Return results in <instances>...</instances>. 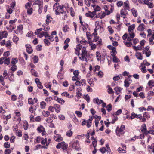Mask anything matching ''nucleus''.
<instances>
[{"mask_svg": "<svg viewBox=\"0 0 154 154\" xmlns=\"http://www.w3.org/2000/svg\"><path fill=\"white\" fill-rule=\"evenodd\" d=\"M113 57V61L114 63H116L119 62H120V60L116 56H114Z\"/></svg>", "mask_w": 154, "mask_h": 154, "instance_id": "obj_39", "label": "nucleus"}, {"mask_svg": "<svg viewBox=\"0 0 154 154\" xmlns=\"http://www.w3.org/2000/svg\"><path fill=\"white\" fill-rule=\"evenodd\" d=\"M82 48V45L79 44H78L76 47V48L75 49V53L77 54H79V51Z\"/></svg>", "mask_w": 154, "mask_h": 154, "instance_id": "obj_15", "label": "nucleus"}, {"mask_svg": "<svg viewBox=\"0 0 154 154\" xmlns=\"http://www.w3.org/2000/svg\"><path fill=\"white\" fill-rule=\"evenodd\" d=\"M46 103L44 101H42L40 103V108L42 109H45L46 107Z\"/></svg>", "mask_w": 154, "mask_h": 154, "instance_id": "obj_32", "label": "nucleus"}, {"mask_svg": "<svg viewBox=\"0 0 154 154\" xmlns=\"http://www.w3.org/2000/svg\"><path fill=\"white\" fill-rule=\"evenodd\" d=\"M69 144L71 146L75 149V150L79 151L80 150L81 148L79 146V144L78 141L76 140L75 142H71Z\"/></svg>", "mask_w": 154, "mask_h": 154, "instance_id": "obj_3", "label": "nucleus"}, {"mask_svg": "<svg viewBox=\"0 0 154 154\" xmlns=\"http://www.w3.org/2000/svg\"><path fill=\"white\" fill-rule=\"evenodd\" d=\"M133 48L134 50L137 51V50H141L142 49V47L140 45H138L137 47L133 46Z\"/></svg>", "mask_w": 154, "mask_h": 154, "instance_id": "obj_25", "label": "nucleus"}, {"mask_svg": "<svg viewBox=\"0 0 154 154\" xmlns=\"http://www.w3.org/2000/svg\"><path fill=\"white\" fill-rule=\"evenodd\" d=\"M132 80L131 79H126L124 81V86L126 87H129L130 84L132 82Z\"/></svg>", "mask_w": 154, "mask_h": 154, "instance_id": "obj_11", "label": "nucleus"}, {"mask_svg": "<svg viewBox=\"0 0 154 154\" xmlns=\"http://www.w3.org/2000/svg\"><path fill=\"white\" fill-rule=\"evenodd\" d=\"M113 115V118L112 119V121L111 122V123L114 124L116 121H117L118 119V118L117 116H115L114 115Z\"/></svg>", "mask_w": 154, "mask_h": 154, "instance_id": "obj_59", "label": "nucleus"}, {"mask_svg": "<svg viewBox=\"0 0 154 154\" xmlns=\"http://www.w3.org/2000/svg\"><path fill=\"white\" fill-rule=\"evenodd\" d=\"M132 13L134 17H137V12L136 10L134 8H133L131 10Z\"/></svg>", "mask_w": 154, "mask_h": 154, "instance_id": "obj_27", "label": "nucleus"}, {"mask_svg": "<svg viewBox=\"0 0 154 154\" xmlns=\"http://www.w3.org/2000/svg\"><path fill=\"white\" fill-rule=\"evenodd\" d=\"M36 109V108L35 106L32 105L29 109V111L31 113H33Z\"/></svg>", "mask_w": 154, "mask_h": 154, "instance_id": "obj_23", "label": "nucleus"}, {"mask_svg": "<svg viewBox=\"0 0 154 154\" xmlns=\"http://www.w3.org/2000/svg\"><path fill=\"white\" fill-rule=\"evenodd\" d=\"M111 53L112 56H114L116 55L117 52L116 51V48L113 50H112V51L111 52Z\"/></svg>", "mask_w": 154, "mask_h": 154, "instance_id": "obj_52", "label": "nucleus"}, {"mask_svg": "<svg viewBox=\"0 0 154 154\" xmlns=\"http://www.w3.org/2000/svg\"><path fill=\"white\" fill-rule=\"evenodd\" d=\"M117 6L118 7H119L123 5V3L122 1H119L116 4Z\"/></svg>", "mask_w": 154, "mask_h": 154, "instance_id": "obj_58", "label": "nucleus"}, {"mask_svg": "<svg viewBox=\"0 0 154 154\" xmlns=\"http://www.w3.org/2000/svg\"><path fill=\"white\" fill-rule=\"evenodd\" d=\"M91 0H85V2L86 5L88 6H90Z\"/></svg>", "mask_w": 154, "mask_h": 154, "instance_id": "obj_55", "label": "nucleus"}, {"mask_svg": "<svg viewBox=\"0 0 154 154\" xmlns=\"http://www.w3.org/2000/svg\"><path fill=\"white\" fill-rule=\"evenodd\" d=\"M100 23L99 21H97L95 23V26H96V28L94 29V32L93 33V34L94 35H97V31L100 29V32H103V27L100 25Z\"/></svg>", "mask_w": 154, "mask_h": 154, "instance_id": "obj_2", "label": "nucleus"}, {"mask_svg": "<svg viewBox=\"0 0 154 154\" xmlns=\"http://www.w3.org/2000/svg\"><path fill=\"white\" fill-rule=\"evenodd\" d=\"M42 139H43V137L40 136L37 137L35 140L34 142L35 143H39L41 142Z\"/></svg>", "mask_w": 154, "mask_h": 154, "instance_id": "obj_24", "label": "nucleus"}, {"mask_svg": "<svg viewBox=\"0 0 154 154\" xmlns=\"http://www.w3.org/2000/svg\"><path fill=\"white\" fill-rule=\"evenodd\" d=\"M23 28V26L22 25H19V26H18L17 27V30L14 31V32L16 34H18L19 33H21L22 32Z\"/></svg>", "mask_w": 154, "mask_h": 154, "instance_id": "obj_10", "label": "nucleus"}, {"mask_svg": "<svg viewBox=\"0 0 154 154\" xmlns=\"http://www.w3.org/2000/svg\"><path fill=\"white\" fill-rule=\"evenodd\" d=\"M118 151L119 153H126V151L125 150H124V149H122L120 147H119L118 148Z\"/></svg>", "mask_w": 154, "mask_h": 154, "instance_id": "obj_45", "label": "nucleus"}, {"mask_svg": "<svg viewBox=\"0 0 154 154\" xmlns=\"http://www.w3.org/2000/svg\"><path fill=\"white\" fill-rule=\"evenodd\" d=\"M72 132L70 130H69L67 131L66 135L68 137H70L72 135Z\"/></svg>", "mask_w": 154, "mask_h": 154, "instance_id": "obj_48", "label": "nucleus"}, {"mask_svg": "<svg viewBox=\"0 0 154 154\" xmlns=\"http://www.w3.org/2000/svg\"><path fill=\"white\" fill-rule=\"evenodd\" d=\"M85 15L86 17L90 18H93L94 17L91 14V12L90 11H89L88 13H86Z\"/></svg>", "mask_w": 154, "mask_h": 154, "instance_id": "obj_51", "label": "nucleus"}, {"mask_svg": "<svg viewBox=\"0 0 154 154\" xmlns=\"http://www.w3.org/2000/svg\"><path fill=\"white\" fill-rule=\"evenodd\" d=\"M44 42L45 43V45H46L48 46L50 44V43L49 41L48 40L46 39H45L44 40Z\"/></svg>", "mask_w": 154, "mask_h": 154, "instance_id": "obj_64", "label": "nucleus"}, {"mask_svg": "<svg viewBox=\"0 0 154 154\" xmlns=\"http://www.w3.org/2000/svg\"><path fill=\"white\" fill-rule=\"evenodd\" d=\"M27 13L28 15H31L32 13V8L27 9Z\"/></svg>", "mask_w": 154, "mask_h": 154, "instance_id": "obj_56", "label": "nucleus"}, {"mask_svg": "<svg viewBox=\"0 0 154 154\" xmlns=\"http://www.w3.org/2000/svg\"><path fill=\"white\" fill-rule=\"evenodd\" d=\"M112 106L111 104H109L106 106L107 110L108 112L110 111L112 108Z\"/></svg>", "mask_w": 154, "mask_h": 154, "instance_id": "obj_63", "label": "nucleus"}, {"mask_svg": "<svg viewBox=\"0 0 154 154\" xmlns=\"http://www.w3.org/2000/svg\"><path fill=\"white\" fill-rule=\"evenodd\" d=\"M62 96L66 97L69 98H73L74 96L73 95H70L67 92H64L61 94Z\"/></svg>", "mask_w": 154, "mask_h": 154, "instance_id": "obj_13", "label": "nucleus"}, {"mask_svg": "<svg viewBox=\"0 0 154 154\" xmlns=\"http://www.w3.org/2000/svg\"><path fill=\"white\" fill-rule=\"evenodd\" d=\"M148 85L150 87V88H151L152 87L154 86V81L153 80H150L148 82Z\"/></svg>", "mask_w": 154, "mask_h": 154, "instance_id": "obj_31", "label": "nucleus"}, {"mask_svg": "<svg viewBox=\"0 0 154 154\" xmlns=\"http://www.w3.org/2000/svg\"><path fill=\"white\" fill-rule=\"evenodd\" d=\"M65 8L63 5H58V7L56 9H55L56 14V15H59L60 14H62L65 12L64 11L63 9Z\"/></svg>", "mask_w": 154, "mask_h": 154, "instance_id": "obj_4", "label": "nucleus"}, {"mask_svg": "<svg viewBox=\"0 0 154 154\" xmlns=\"http://www.w3.org/2000/svg\"><path fill=\"white\" fill-rule=\"evenodd\" d=\"M143 53L145 54L147 57H149L151 54V52L150 51L143 52Z\"/></svg>", "mask_w": 154, "mask_h": 154, "instance_id": "obj_36", "label": "nucleus"}, {"mask_svg": "<svg viewBox=\"0 0 154 154\" xmlns=\"http://www.w3.org/2000/svg\"><path fill=\"white\" fill-rule=\"evenodd\" d=\"M88 82L91 86L92 87L94 86V83H93V82L92 81V79L91 78L88 79Z\"/></svg>", "mask_w": 154, "mask_h": 154, "instance_id": "obj_50", "label": "nucleus"}, {"mask_svg": "<svg viewBox=\"0 0 154 154\" xmlns=\"http://www.w3.org/2000/svg\"><path fill=\"white\" fill-rule=\"evenodd\" d=\"M136 58L140 60H142L143 59V56L142 54L139 52H136Z\"/></svg>", "mask_w": 154, "mask_h": 154, "instance_id": "obj_20", "label": "nucleus"}, {"mask_svg": "<svg viewBox=\"0 0 154 154\" xmlns=\"http://www.w3.org/2000/svg\"><path fill=\"white\" fill-rule=\"evenodd\" d=\"M146 127L145 124H143L141 126L140 130L143 134H144L146 131Z\"/></svg>", "mask_w": 154, "mask_h": 154, "instance_id": "obj_17", "label": "nucleus"}, {"mask_svg": "<svg viewBox=\"0 0 154 154\" xmlns=\"http://www.w3.org/2000/svg\"><path fill=\"white\" fill-rule=\"evenodd\" d=\"M43 2L41 0H36L34 2V5H38L39 6L42 5Z\"/></svg>", "mask_w": 154, "mask_h": 154, "instance_id": "obj_26", "label": "nucleus"}, {"mask_svg": "<svg viewBox=\"0 0 154 154\" xmlns=\"http://www.w3.org/2000/svg\"><path fill=\"white\" fill-rule=\"evenodd\" d=\"M11 41L9 40L6 42L5 46L7 47H10L11 46Z\"/></svg>", "mask_w": 154, "mask_h": 154, "instance_id": "obj_47", "label": "nucleus"}, {"mask_svg": "<svg viewBox=\"0 0 154 154\" xmlns=\"http://www.w3.org/2000/svg\"><path fill=\"white\" fill-rule=\"evenodd\" d=\"M31 71L32 75L35 77L38 76V74L37 72L35 70L32 69Z\"/></svg>", "mask_w": 154, "mask_h": 154, "instance_id": "obj_49", "label": "nucleus"}, {"mask_svg": "<svg viewBox=\"0 0 154 154\" xmlns=\"http://www.w3.org/2000/svg\"><path fill=\"white\" fill-rule=\"evenodd\" d=\"M82 54H77L80 59L82 61L85 62L87 61V58L89 55L88 53L86 50V48L85 47H83L82 49Z\"/></svg>", "mask_w": 154, "mask_h": 154, "instance_id": "obj_1", "label": "nucleus"}, {"mask_svg": "<svg viewBox=\"0 0 154 154\" xmlns=\"http://www.w3.org/2000/svg\"><path fill=\"white\" fill-rule=\"evenodd\" d=\"M75 113L76 114L77 116L79 117H80L82 116V113L80 111H76L75 112Z\"/></svg>", "mask_w": 154, "mask_h": 154, "instance_id": "obj_54", "label": "nucleus"}, {"mask_svg": "<svg viewBox=\"0 0 154 154\" xmlns=\"http://www.w3.org/2000/svg\"><path fill=\"white\" fill-rule=\"evenodd\" d=\"M16 135L19 137H21L22 135V133L20 130H16Z\"/></svg>", "mask_w": 154, "mask_h": 154, "instance_id": "obj_46", "label": "nucleus"}, {"mask_svg": "<svg viewBox=\"0 0 154 154\" xmlns=\"http://www.w3.org/2000/svg\"><path fill=\"white\" fill-rule=\"evenodd\" d=\"M26 47V51L29 54H31L33 51L31 45L29 44H27L25 45Z\"/></svg>", "mask_w": 154, "mask_h": 154, "instance_id": "obj_9", "label": "nucleus"}, {"mask_svg": "<svg viewBox=\"0 0 154 154\" xmlns=\"http://www.w3.org/2000/svg\"><path fill=\"white\" fill-rule=\"evenodd\" d=\"M23 125L24 129L25 130H27L28 127V124L26 121H25L23 122Z\"/></svg>", "mask_w": 154, "mask_h": 154, "instance_id": "obj_43", "label": "nucleus"}, {"mask_svg": "<svg viewBox=\"0 0 154 154\" xmlns=\"http://www.w3.org/2000/svg\"><path fill=\"white\" fill-rule=\"evenodd\" d=\"M47 139L46 138H43V139L41 140V143L42 145V148H47V146H48L49 143H47Z\"/></svg>", "mask_w": 154, "mask_h": 154, "instance_id": "obj_7", "label": "nucleus"}, {"mask_svg": "<svg viewBox=\"0 0 154 154\" xmlns=\"http://www.w3.org/2000/svg\"><path fill=\"white\" fill-rule=\"evenodd\" d=\"M46 122L49 123H51L53 122V120L51 117H48L46 119Z\"/></svg>", "mask_w": 154, "mask_h": 154, "instance_id": "obj_60", "label": "nucleus"}, {"mask_svg": "<svg viewBox=\"0 0 154 154\" xmlns=\"http://www.w3.org/2000/svg\"><path fill=\"white\" fill-rule=\"evenodd\" d=\"M4 64L7 65H8L10 63V59L9 58H7L4 60Z\"/></svg>", "mask_w": 154, "mask_h": 154, "instance_id": "obj_41", "label": "nucleus"}, {"mask_svg": "<svg viewBox=\"0 0 154 154\" xmlns=\"http://www.w3.org/2000/svg\"><path fill=\"white\" fill-rule=\"evenodd\" d=\"M58 118L60 120H63L65 119L64 116L62 114H60L59 115Z\"/></svg>", "mask_w": 154, "mask_h": 154, "instance_id": "obj_61", "label": "nucleus"}, {"mask_svg": "<svg viewBox=\"0 0 154 154\" xmlns=\"http://www.w3.org/2000/svg\"><path fill=\"white\" fill-rule=\"evenodd\" d=\"M46 23L48 25L49 23L52 21V18L49 15H47L46 17Z\"/></svg>", "mask_w": 154, "mask_h": 154, "instance_id": "obj_21", "label": "nucleus"}, {"mask_svg": "<svg viewBox=\"0 0 154 154\" xmlns=\"http://www.w3.org/2000/svg\"><path fill=\"white\" fill-rule=\"evenodd\" d=\"M129 3L128 1H126L124 3V9L130 11Z\"/></svg>", "mask_w": 154, "mask_h": 154, "instance_id": "obj_14", "label": "nucleus"}, {"mask_svg": "<svg viewBox=\"0 0 154 154\" xmlns=\"http://www.w3.org/2000/svg\"><path fill=\"white\" fill-rule=\"evenodd\" d=\"M38 58L37 56H34L33 58V63H37L38 61Z\"/></svg>", "mask_w": 154, "mask_h": 154, "instance_id": "obj_37", "label": "nucleus"}, {"mask_svg": "<svg viewBox=\"0 0 154 154\" xmlns=\"http://www.w3.org/2000/svg\"><path fill=\"white\" fill-rule=\"evenodd\" d=\"M37 130L39 133H42V135H45V128L43 126H40L38 127L37 129Z\"/></svg>", "mask_w": 154, "mask_h": 154, "instance_id": "obj_12", "label": "nucleus"}, {"mask_svg": "<svg viewBox=\"0 0 154 154\" xmlns=\"http://www.w3.org/2000/svg\"><path fill=\"white\" fill-rule=\"evenodd\" d=\"M120 14L121 17L125 18V16L128 15V11L126 10V9H122L120 11Z\"/></svg>", "mask_w": 154, "mask_h": 154, "instance_id": "obj_8", "label": "nucleus"}, {"mask_svg": "<svg viewBox=\"0 0 154 154\" xmlns=\"http://www.w3.org/2000/svg\"><path fill=\"white\" fill-rule=\"evenodd\" d=\"M57 149L61 148L63 150H66L68 147L67 144L65 143L64 141L60 143L56 146Z\"/></svg>", "mask_w": 154, "mask_h": 154, "instance_id": "obj_5", "label": "nucleus"}, {"mask_svg": "<svg viewBox=\"0 0 154 154\" xmlns=\"http://www.w3.org/2000/svg\"><path fill=\"white\" fill-rule=\"evenodd\" d=\"M70 10H71V12H70V14L71 15L72 17H74L75 16V12L73 8L72 7H70Z\"/></svg>", "mask_w": 154, "mask_h": 154, "instance_id": "obj_53", "label": "nucleus"}, {"mask_svg": "<svg viewBox=\"0 0 154 154\" xmlns=\"http://www.w3.org/2000/svg\"><path fill=\"white\" fill-rule=\"evenodd\" d=\"M54 139L56 141L60 142L63 140V138L60 134H56L54 136Z\"/></svg>", "mask_w": 154, "mask_h": 154, "instance_id": "obj_6", "label": "nucleus"}, {"mask_svg": "<svg viewBox=\"0 0 154 154\" xmlns=\"http://www.w3.org/2000/svg\"><path fill=\"white\" fill-rule=\"evenodd\" d=\"M135 25L132 24L131 26H130L128 28V31L129 32H132L133 30L135 28Z\"/></svg>", "mask_w": 154, "mask_h": 154, "instance_id": "obj_29", "label": "nucleus"}, {"mask_svg": "<svg viewBox=\"0 0 154 154\" xmlns=\"http://www.w3.org/2000/svg\"><path fill=\"white\" fill-rule=\"evenodd\" d=\"M4 146L6 148H9L10 147V144L8 142H5L4 144Z\"/></svg>", "mask_w": 154, "mask_h": 154, "instance_id": "obj_57", "label": "nucleus"}, {"mask_svg": "<svg viewBox=\"0 0 154 154\" xmlns=\"http://www.w3.org/2000/svg\"><path fill=\"white\" fill-rule=\"evenodd\" d=\"M143 117L146 118L147 119H149L150 118V115L147 113L145 112L143 114Z\"/></svg>", "mask_w": 154, "mask_h": 154, "instance_id": "obj_44", "label": "nucleus"}, {"mask_svg": "<svg viewBox=\"0 0 154 154\" xmlns=\"http://www.w3.org/2000/svg\"><path fill=\"white\" fill-rule=\"evenodd\" d=\"M125 128V127L124 125H121V127L116 132V133H117L118 132V133H120L122 132L123 131Z\"/></svg>", "mask_w": 154, "mask_h": 154, "instance_id": "obj_34", "label": "nucleus"}, {"mask_svg": "<svg viewBox=\"0 0 154 154\" xmlns=\"http://www.w3.org/2000/svg\"><path fill=\"white\" fill-rule=\"evenodd\" d=\"M137 114L135 113L134 112L132 113L131 115V116L129 117L130 119L132 120L134 118H136Z\"/></svg>", "mask_w": 154, "mask_h": 154, "instance_id": "obj_40", "label": "nucleus"}, {"mask_svg": "<svg viewBox=\"0 0 154 154\" xmlns=\"http://www.w3.org/2000/svg\"><path fill=\"white\" fill-rule=\"evenodd\" d=\"M91 6L94 8V10L96 11H99L100 10V7L98 5H92Z\"/></svg>", "mask_w": 154, "mask_h": 154, "instance_id": "obj_28", "label": "nucleus"}, {"mask_svg": "<svg viewBox=\"0 0 154 154\" xmlns=\"http://www.w3.org/2000/svg\"><path fill=\"white\" fill-rule=\"evenodd\" d=\"M56 100L58 103L62 104H63L65 102L64 100L60 98H57Z\"/></svg>", "mask_w": 154, "mask_h": 154, "instance_id": "obj_42", "label": "nucleus"}, {"mask_svg": "<svg viewBox=\"0 0 154 154\" xmlns=\"http://www.w3.org/2000/svg\"><path fill=\"white\" fill-rule=\"evenodd\" d=\"M17 62L18 60L17 58H12L11 61V63L13 66H14L16 63H17Z\"/></svg>", "mask_w": 154, "mask_h": 154, "instance_id": "obj_35", "label": "nucleus"}, {"mask_svg": "<svg viewBox=\"0 0 154 154\" xmlns=\"http://www.w3.org/2000/svg\"><path fill=\"white\" fill-rule=\"evenodd\" d=\"M32 2H29L26 3L25 5V7L26 9L30 8L32 5Z\"/></svg>", "mask_w": 154, "mask_h": 154, "instance_id": "obj_38", "label": "nucleus"}, {"mask_svg": "<svg viewBox=\"0 0 154 154\" xmlns=\"http://www.w3.org/2000/svg\"><path fill=\"white\" fill-rule=\"evenodd\" d=\"M28 104L31 105H33L34 104V102L32 98H29L28 99Z\"/></svg>", "mask_w": 154, "mask_h": 154, "instance_id": "obj_62", "label": "nucleus"}, {"mask_svg": "<svg viewBox=\"0 0 154 154\" xmlns=\"http://www.w3.org/2000/svg\"><path fill=\"white\" fill-rule=\"evenodd\" d=\"M96 56L97 57V59L98 61H100L102 59L101 55L100 53L98 52H96Z\"/></svg>", "mask_w": 154, "mask_h": 154, "instance_id": "obj_30", "label": "nucleus"}, {"mask_svg": "<svg viewBox=\"0 0 154 154\" xmlns=\"http://www.w3.org/2000/svg\"><path fill=\"white\" fill-rule=\"evenodd\" d=\"M145 29V25L143 24H140L138 27L137 28V30L139 31H143Z\"/></svg>", "mask_w": 154, "mask_h": 154, "instance_id": "obj_22", "label": "nucleus"}, {"mask_svg": "<svg viewBox=\"0 0 154 154\" xmlns=\"http://www.w3.org/2000/svg\"><path fill=\"white\" fill-rule=\"evenodd\" d=\"M92 117L91 116H89V119L87 120V127L89 128L91 125L92 121Z\"/></svg>", "mask_w": 154, "mask_h": 154, "instance_id": "obj_19", "label": "nucleus"}, {"mask_svg": "<svg viewBox=\"0 0 154 154\" xmlns=\"http://www.w3.org/2000/svg\"><path fill=\"white\" fill-rule=\"evenodd\" d=\"M94 103L99 105L103 103V100L99 99L98 98H94L93 100Z\"/></svg>", "mask_w": 154, "mask_h": 154, "instance_id": "obj_16", "label": "nucleus"}, {"mask_svg": "<svg viewBox=\"0 0 154 154\" xmlns=\"http://www.w3.org/2000/svg\"><path fill=\"white\" fill-rule=\"evenodd\" d=\"M50 113L48 111H43L42 112V114L43 116L45 117H48L50 115Z\"/></svg>", "mask_w": 154, "mask_h": 154, "instance_id": "obj_33", "label": "nucleus"}, {"mask_svg": "<svg viewBox=\"0 0 154 154\" xmlns=\"http://www.w3.org/2000/svg\"><path fill=\"white\" fill-rule=\"evenodd\" d=\"M54 106L56 112L57 113L60 112V105L59 104H54Z\"/></svg>", "mask_w": 154, "mask_h": 154, "instance_id": "obj_18", "label": "nucleus"}]
</instances>
